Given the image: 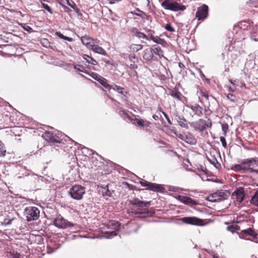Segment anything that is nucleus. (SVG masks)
Masks as SVG:
<instances>
[{"instance_id": "1", "label": "nucleus", "mask_w": 258, "mask_h": 258, "mask_svg": "<svg viewBox=\"0 0 258 258\" xmlns=\"http://www.w3.org/2000/svg\"><path fill=\"white\" fill-rule=\"evenodd\" d=\"M190 124L196 130L203 132L207 128H211L212 126V122L211 119L209 118H207L206 120L200 118L197 121L191 122Z\"/></svg>"}, {"instance_id": "2", "label": "nucleus", "mask_w": 258, "mask_h": 258, "mask_svg": "<svg viewBox=\"0 0 258 258\" xmlns=\"http://www.w3.org/2000/svg\"><path fill=\"white\" fill-rule=\"evenodd\" d=\"M161 5L165 9L174 12L184 11L186 9L184 5L180 4L174 0H164L161 3Z\"/></svg>"}, {"instance_id": "3", "label": "nucleus", "mask_w": 258, "mask_h": 258, "mask_svg": "<svg viewBox=\"0 0 258 258\" xmlns=\"http://www.w3.org/2000/svg\"><path fill=\"white\" fill-rule=\"evenodd\" d=\"M229 195L227 191L220 189L208 196L206 199L212 202H219L227 199Z\"/></svg>"}, {"instance_id": "4", "label": "nucleus", "mask_w": 258, "mask_h": 258, "mask_svg": "<svg viewBox=\"0 0 258 258\" xmlns=\"http://www.w3.org/2000/svg\"><path fill=\"white\" fill-rule=\"evenodd\" d=\"M85 193V188L80 185H75L69 191V195L75 200H80L82 199Z\"/></svg>"}, {"instance_id": "5", "label": "nucleus", "mask_w": 258, "mask_h": 258, "mask_svg": "<svg viewBox=\"0 0 258 258\" xmlns=\"http://www.w3.org/2000/svg\"><path fill=\"white\" fill-rule=\"evenodd\" d=\"M244 164L246 167V172L258 173V158L244 159Z\"/></svg>"}, {"instance_id": "6", "label": "nucleus", "mask_w": 258, "mask_h": 258, "mask_svg": "<svg viewBox=\"0 0 258 258\" xmlns=\"http://www.w3.org/2000/svg\"><path fill=\"white\" fill-rule=\"evenodd\" d=\"M39 209L35 207L29 206L25 210V215L28 221L37 220L39 218Z\"/></svg>"}, {"instance_id": "7", "label": "nucleus", "mask_w": 258, "mask_h": 258, "mask_svg": "<svg viewBox=\"0 0 258 258\" xmlns=\"http://www.w3.org/2000/svg\"><path fill=\"white\" fill-rule=\"evenodd\" d=\"M130 203L132 205L135 206L139 208L136 211L137 213L138 214H143L146 213L147 212V207H149L150 205V202H143L138 199H134L130 201Z\"/></svg>"}, {"instance_id": "8", "label": "nucleus", "mask_w": 258, "mask_h": 258, "mask_svg": "<svg viewBox=\"0 0 258 258\" xmlns=\"http://www.w3.org/2000/svg\"><path fill=\"white\" fill-rule=\"evenodd\" d=\"M53 224L56 227L62 229L73 227L75 225L73 223L68 221L60 215H59L54 219Z\"/></svg>"}, {"instance_id": "9", "label": "nucleus", "mask_w": 258, "mask_h": 258, "mask_svg": "<svg viewBox=\"0 0 258 258\" xmlns=\"http://www.w3.org/2000/svg\"><path fill=\"white\" fill-rule=\"evenodd\" d=\"M181 221L185 224L196 226L205 225L204 220L196 217H185L181 219Z\"/></svg>"}, {"instance_id": "10", "label": "nucleus", "mask_w": 258, "mask_h": 258, "mask_svg": "<svg viewBox=\"0 0 258 258\" xmlns=\"http://www.w3.org/2000/svg\"><path fill=\"white\" fill-rule=\"evenodd\" d=\"M245 193L243 187H239L232 193V197L237 204H240L244 199Z\"/></svg>"}, {"instance_id": "11", "label": "nucleus", "mask_w": 258, "mask_h": 258, "mask_svg": "<svg viewBox=\"0 0 258 258\" xmlns=\"http://www.w3.org/2000/svg\"><path fill=\"white\" fill-rule=\"evenodd\" d=\"M208 11L209 8L208 6L204 4L198 8L196 13V17L197 18L199 21H204L208 16Z\"/></svg>"}, {"instance_id": "12", "label": "nucleus", "mask_w": 258, "mask_h": 258, "mask_svg": "<svg viewBox=\"0 0 258 258\" xmlns=\"http://www.w3.org/2000/svg\"><path fill=\"white\" fill-rule=\"evenodd\" d=\"M120 223L118 221H111L108 224L107 228L109 230L106 231V234H109L110 236L116 235V231L120 229Z\"/></svg>"}, {"instance_id": "13", "label": "nucleus", "mask_w": 258, "mask_h": 258, "mask_svg": "<svg viewBox=\"0 0 258 258\" xmlns=\"http://www.w3.org/2000/svg\"><path fill=\"white\" fill-rule=\"evenodd\" d=\"M43 137L45 140L50 142V143L54 145L55 143L61 144V139L57 136L56 134H54L50 132H46L44 135Z\"/></svg>"}, {"instance_id": "14", "label": "nucleus", "mask_w": 258, "mask_h": 258, "mask_svg": "<svg viewBox=\"0 0 258 258\" xmlns=\"http://www.w3.org/2000/svg\"><path fill=\"white\" fill-rule=\"evenodd\" d=\"M175 198L180 202L190 207L197 206L199 204L197 201L194 200L191 198L187 196L178 195L175 197Z\"/></svg>"}, {"instance_id": "15", "label": "nucleus", "mask_w": 258, "mask_h": 258, "mask_svg": "<svg viewBox=\"0 0 258 258\" xmlns=\"http://www.w3.org/2000/svg\"><path fill=\"white\" fill-rule=\"evenodd\" d=\"M187 107L189 108L194 112V115L200 117L203 115V108L199 104H189Z\"/></svg>"}, {"instance_id": "16", "label": "nucleus", "mask_w": 258, "mask_h": 258, "mask_svg": "<svg viewBox=\"0 0 258 258\" xmlns=\"http://www.w3.org/2000/svg\"><path fill=\"white\" fill-rule=\"evenodd\" d=\"M237 233L238 234L239 237L242 238H244L245 235H248L252 236L254 240L257 239V234L252 228H248L246 229L242 230L240 232H237Z\"/></svg>"}, {"instance_id": "17", "label": "nucleus", "mask_w": 258, "mask_h": 258, "mask_svg": "<svg viewBox=\"0 0 258 258\" xmlns=\"http://www.w3.org/2000/svg\"><path fill=\"white\" fill-rule=\"evenodd\" d=\"M148 189L154 191L159 192H164L165 189L162 185L152 182H150Z\"/></svg>"}, {"instance_id": "18", "label": "nucleus", "mask_w": 258, "mask_h": 258, "mask_svg": "<svg viewBox=\"0 0 258 258\" xmlns=\"http://www.w3.org/2000/svg\"><path fill=\"white\" fill-rule=\"evenodd\" d=\"M82 43L85 45L89 49L92 47V41L93 39L87 35H85L81 38Z\"/></svg>"}, {"instance_id": "19", "label": "nucleus", "mask_w": 258, "mask_h": 258, "mask_svg": "<svg viewBox=\"0 0 258 258\" xmlns=\"http://www.w3.org/2000/svg\"><path fill=\"white\" fill-rule=\"evenodd\" d=\"M231 169L236 171V172H240L241 171H243L244 172H246V167L244 164V159L242 160L240 164H235L231 168Z\"/></svg>"}, {"instance_id": "20", "label": "nucleus", "mask_w": 258, "mask_h": 258, "mask_svg": "<svg viewBox=\"0 0 258 258\" xmlns=\"http://www.w3.org/2000/svg\"><path fill=\"white\" fill-rule=\"evenodd\" d=\"M175 120L181 127L185 128L186 129L188 128V122L183 117H181L179 115H176Z\"/></svg>"}, {"instance_id": "21", "label": "nucleus", "mask_w": 258, "mask_h": 258, "mask_svg": "<svg viewBox=\"0 0 258 258\" xmlns=\"http://www.w3.org/2000/svg\"><path fill=\"white\" fill-rule=\"evenodd\" d=\"M184 141L186 143L190 145H195L197 143V140L195 137L190 133L185 135Z\"/></svg>"}, {"instance_id": "22", "label": "nucleus", "mask_w": 258, "mask_h": 258, "mask_svg": "<svg viewBox=\"0 0 258 258\" xmlns=\"http://www.w3.org/2000/svg\"><path fill=\"white\" fill-rule=\"evenodd\" d=\"M143 57L146 60H151L153 57V53L152 48L145 49L143 51Z\"/></svg>"}, {"instance_id": "23", "label": "nucleus", "mask_w": 258, "mask_h": 258, "mask_svg": "<svg viewBox=\"0 0 258 258\" xmlns=\"http://www.w3.org/2000/svg\"><path fill=\"white\" fill-rule=\"evenodd\" d=\"M90 49H91L95 52L100 54L104 55H106L107 54L106 51L102 47L99 46L98 45H92Z\"/></svg>"}, {"instance_id": "24", "label": "nucleus", "mask_w": 258, "mask_h": 258, "mask_svg": "<svg viewBox=\"0 0 258 258\" xmlns=\"http://www.w3.org/2000/svg\"><path fill=\"white\" fill-rule=\"evenodd\" d=\"M169 94L171 95L174 98L180 100L181 99V96L182 95L181 93L178 91L177 89H169Z\"/></svg>"}, {"instance_id": "25", "label": "nucleus", "mask_w": 258, "mask_h": 258, "mask_svg": "<svg viewBox=\"0 0 258 258\" xmlns=\"http://www.w3.org/2000/svg\"><path fill=\"white\" fill-rule=\"evenodd\" d=\"M133 120H136L137 121V123L139 126H142V127H149L151 123L146 120H144L141 118H136Z\"/></svg>"}, {"instance_id": "26", "label": "nucleus", "mask_w": 258, "mask_h": 258, "mask_svg": "<svg viewBox=\"0 0 258 258\" xmlns=\"http://www.w3.org/2000/svg\"><path fill=\"white\" fill-rule=\"evenodd\" d=\"M153 53L157 54L160 58L163 57V51L161 47L157 45H153L151 48Z\"/></svg>"}, {"instance_id": "27", "label": "nucleus", "mask_w": 258, "mask_h": 258, "mask_svg": "<svg viewBox=\"0 0 258 258\" xmlns=\"http://www.w3.org/2000/svg\"><path fill=\"white\" fill-rule=\"evenodd\" d=\"M97 81L106 89L108 90L111 89V85L107 83L106 79L100 76L98 79H97Z\"/></svg>"}, {"instance_id": "28", "label": "nucleus", "mask_w": 258, "mask_h": 258, "mask_svg": "<svg viewBox=\"0 0 258 258\" xmlns=\"http://www.w3.org/2000/svg\"><path fill=\"white\" fill-rule=\"evenodd\" d=\"M143 46L139 44H132L129 48L132 52H138V51L142 49Z\"/></svg>"}, {"instance_id": "29", "label": "nucleus", "mask_w": 258, "mask_h": 258, "mask_svg": "<svg viewBox=\"0 0 258 258\" xmlns=\"http://www.w3.org/2000/svg\"><path fill=\"white\" fill-rule=\"evenodd\" d=\"M111 89H113L114 90L117 91L118 93L121 94L123 96H125L127 93L125 91H123L124 88L120 86H117L116 85H114L113 86H111Z\"/></svg>"}, {"instance_id": "30", "label": "nucleus", "mask_w": 258, "mask_h": 258, "mask_svg": "<svg viewBox=\"0 0 258 258\" xmlns=\"http://www.w3.org/2000/svg\"><path fill=\"white\" fill-rule=\"evenodd\" d=\"M226 229L230 231L232 233H234L236 232L237 231H239L240 230V227L236 225V224H233L230 226H228L227 227Z\"/></svg>"}, {"instance_id": "31", "label": "nucleus", "mask_w": 258, "mask_h": 258, "mask_svg": "<svg viewBox=\"0 0 258 258\" xmlns=\"http://www.w3.org/2000/svg\"><path fill=\"white\" fill-rule=\"evenodd\" d=\"M84 59L86 60V61L90 63H91L93 65L96 66L98 64L97 61L95 60L93 57L89 56L88 55L85 54L83 56Z\"/></svg>"}, {"instance_id": "32", "label": "nucleus", "mask_w": 258, "mask_h": 258, "mask_svg": "<svg viewBox=\"0 0 258 258\" xmlns=\"http://www.w3.org/2000/svg\"><path fill=\"white\" fill-rule=\"evenodd\" d=\"M238 27L242 30H248L250 28V25L246 21H241L238 24Z\"/></svg>"}, {"instance_id": "33", "label": "nucleus", "mask_w": 258, "mask_h": 258, "mask_svg": "<svg viewBox=\"0 0 258 258\" xmlns=\"http://www.w3.org/2000/svg\"><path fill=\"white\" fill-rule=\"evenodd\" d=\"M250 203L258 207V191H256L254 195L252 197L250 200Z\"/></svg>"}, {"instance_id": "34", "label": "nucleus", "mask_w": 258, "mask_h": 258, "mask_svg": "<svg viewBox=\"0 0 258 258\" xmlns=\"http://www.w3.org/2000/svg\"><path fill=\"white\" fill-rule=\"evenodd\" d=\"M119 114L124 120H125L126 118L131 121H133L134 120L124 110H120L119 112Z\"/></svg>"}, {"instance_id": "35", "label": "nucleus", "mask_w": 258, "mask_h": 258, "mask_svg": "<svg viewBox=\"0 0 258 258\" xmlns=\"http://www.w3.org/2000/svg\"><path fill=\"white\" fill-rule=\"evenodd\" d=\"M209 161L213 164L216 168H219L221 166L220 164L218 162L216 158L213 157L212 159L208 158Z\"/></svg>"}, {"instance_id": "36", "label": "nucleus", "mask_w": 258, "mask_h": 258, "mask_svg": "<svg viewBox=\"0 0 258 258\" xmlns=\"http://www.w3.org/2000/svg\"><path fill=\"white\" fill-rule=\"evenodd\" d=\"M6 153V149L4 144L0 141V157L5 156Z\"/></svg>"}, {"instance_id": "37", "label": "nucleus", "mask_w": 258, "mask_h": 258, "mask_svg": "<svg viewBox=\"0 0 258 258\" xmlns=\"http://www.w3.org/2000/svg\"><path fill=\"white\" fill-rule=\"evenodd\" d=\"M128 58L132 62H138L139 61L138 57L134 53H131L128 55Z\"/></svg>"}, {"instance_id": "38", "label": "nucleus", "mask_w": 258, "mask_h": 258, "mask_svg": "<svg viewBox=\"0 0 258 258\" xmlns=\"http://www.w3.org/2000/svg\"><path fill=\"white\" fill-rule=\"evenodd\" d=\"M200 94L202 97H204L206 100H209V94L206 90L201 89L200 91Z\"/></svg>"}, {"instance_id": "39", "label": "nucleus", "mask_w": 258, "mask_h": 258, "mask_svg": "<svg viewBox=\"0 0 258 258\" xmlns=\"http://www.w3.org/2000/svg\"><path fill=\"white\" fill-rule=\"evenodd\" d=\"M74 68L76 70H77L80 72H83L87 74H89L88 72L83 67V66H80V65L75 66Z\"/></svg>"}, {"instance_id": "40", "label": "nucleus", "mask_w": 258, "mask_h": 258, "mask_svg": "<svg viewBox=\"0 0 258 258\" xmlns=\"http://www.w3.org/2000/svg\"><path fill=\"white\" fill-rule=\"evenodd\" d=\"M130 32L133 36H136L137 37H138L139 33V30L136 27H132L130 29Z\"/></svg>"}, {"instance_id": "41", "label": "nucleus", "mask_w": 258, "mask_h": 258, "mask_svg": "<svg viewBox=\"0 0 258 258\" xmlns=\"http://www.w3.org/2000/svg\"><path fill=\"white\" fill-rule=\"evenodd\" d=\"M149 36H150V34H149L148 35H147L144 33L140 31L138 38L139 39H145L147 40H149Z\"/></svg>"}, {"instance_id": "42", "label": "nucleus", "mask_w": 258, "mask_h": 258, "mask_svg": "<svg viewBox=\"0 0 258 258\" xmlns=\"http://www.w3.org/2000/svg\"><path fill=\"white\" fill-rule=\"evenodd\" d=\"M222 130L223 133V135L226 136L228 130V125L227 123L222 124Z\"/></svg>"}, {"instance_id": "43", "label": "nucleus", "mask_w": 258, "mask_h": 258, "mask_svg": "<svg viewBox=\"0 0 258 258\" xmlns=\"http://www.w3.org/2000/svg\"><path fill=\"white\" fill-rule=\"evenodd\" d=\"M152 40L154 42H156L157 43H160V41L161 40V39H160L158 37H155L152 34H150V36H149V40Z\"/></svg>"}, {"instance_id": "44", "label": "nucleus", "mask_w": 258, "mask_h": 258, "mask_svg": "<svg viewBox=\"0 0 258 258\" xmlns=\"http://www.w3.org/2000/svg\"><path fill=\"white\" fill-rule=\"evenodd\" d=\"M41 4L43 6V8L47 11L50 14H52L53 13L52 9L47 4H46L44 3H41Z\"/></svg>"}, {"instance_id": "45", "label": "nucleus", "mask_w": 258, "mask_h": 258, "mask_svg": "<svg viewBox=\"0 0 258 258\" xmlns=\"http://www.w3.org/2000/svg\"><path fill=\"white\" fill-rule=\"evenodd\" d=\"M227 98L230 100L232 102H235L236 100V98L235 95H234L233 94L229 93L227 95Z\"/></svg>"}, {"instance_id": "46", "label": "nucleus", "mask_w": 258, "mask_h": 258, "mask_svg": "<svg viewBox=\"0 0 258 258\" xmlns=\"http://www.w3.org/2000/svg\"><path fill=\"white\" fill-rule=\"evenodd\" d=\"M165 28L166 29V30L170 32H173L175 31V29H174L173 27L171 26L170 24H167L165 26Z\"/></svg>"}, {"instance_id": "47", "label": "nucleus", "mask_w": 258, "mask_h": 258, "mask_svg": "<svg viewBox=\"0 0 258 258\" xmlns=\"http://www.w3.org/2000/svg\"><path fill=\"white\" fill-rule=\"evenodd\" d=\"M137 11H138V12H140V13H135V14L137 16H138L140 17H142V18H144V17L145 16H146L147 17H148V16H147L144 12L140 11L139 9H137Z\"/></svg>"}, {"instance_id": "48", "label": "nucleus", "mask_w": 258, "mask_h": 258, "mask_svg": "<svg viewBox=\"0 0 258 258\" xmlns=\"http://www.w3.org/2000/svg\"><path fill=\"white\" fill-rule=\"evenodd\" d=\"M220 140L222 143L223 147H224L225 148H227V143H226L225 137H220Z\"/></svg>"}, {"instance_id": "49", "label": "nucleus", "mask_w": 258, "mask_h": 258, "mask_svg": "<svg viewBox=\"0 0 258 258\" xmlns=\"http://www.w3.org/2000/svg\"><path fill=\"white\" fill-rule=\"evenodd\" d=\"M172 132L175 134L178 138H179L180 139L183 140V141H184V139H185V135H183V134H176V132L174 131V130H172Z\"/></svg>"}, {"instance_id": "50", "label": "nucleus", "mask_w": 258, "mask_h": 258, "mask_svg": "<svg viewBox=\"0 0 258 258\" xmlns=\"http://www.w3.org/2000/svg\"><path fill=\"white\" fill-rule=\"evenodd\" d=\"M140 184L142 186L147 187V189L149 187L150 182L147 181H140Z\"/></svg>"}, {"instance_id": "51", "label": "nucleus", "mask_w": 258, "mask_h": 258, "mask_svg": "<svg viewBox=\"0 0 258 258\" xmlns=\"http://www.w3.org/2000/svg\"><path fill=\"white\" fill-rule=\"evenodd\" d=\"M137 62H132L129 66V67L132 70H136L138 68Z\"/></svg>"}, {"instance_id": "52", "label": "nucleus", "mask_w": 258, "mask_h": 258, "mask_svg": "<svg viewBox=\"0 0 258 258\" xmlns=\"http://www.w3.org/2000/svg\"><path fill=\"white\" fill-rule=\"evenodd\" d=\"M93 79L97 81L98 78H99V76L96 73H92V75L89 74Z\"/></svg>"}, {"instance_id": "53", "label": "nucleus", "mask_w": 258, "mask_h": 258, "mask_svg": "<svg viewBox=\"0 0 258 258\" xmlns=\"http://www.w3.org/2000/svg\"><path fill=\"white\" fill-rule=\"evenodd\" d=\"M68 5L69 6H70L73 9H74L75 8H76L77 7V5H76V4L73 1H72L71 3H70V2L68 4Z\"/></svg>"}, {"instance_id": "54", "label": "nucleus", "mask_w": 258, "mask_h": 258, "mask_svg": "<svg viewBox=\"0 0 258 258\" xmlns=\"http://www.w3.org/2000/svg\"><path fill=\"white\" fill-rule=\"evenodd\" d=\"M55 35L57 36H58V37H59L60 38H61L62 39H63V38L64 37V36L61 33H60V32H56L55 33Z\"/></svg>"}, {"instance_id": "55", "label": "nucleus", "mask_w": 258, "mask_h": 258, "mask_svg": "<svg viewBox=\"0 0 258 258\" xmlns=\"http://www.w3.org/2000/svg\"><path fill=\"white\" fill-rule=\"evenodd\" d=\"M74 10L76 12V13L78 14V16H82V13L80 12V9L77 7L76 8H75Z\"/></svg>"}, {"instance_id": "56", "label": "nucleus", "mask_w": 258, "mask_h": 258, "mask_svg": "<svg viewBox=\"0 0 258 258\" xmlns=\"http://www.w3.org/2000/svg\"><path fill=\"white\" fill-rule=\"evenodd\" d=\"M13 220V219H5L4 222L6 225H10L11 224L12 221Z\"/></svg>"}, {"instance_id": "57", "label": "nucleus", "mask_w": 258, "mask_h": 258, "mask_svg": "<svg viewBox=\"0 0 258 258\" xmlns=\"http://www.w3.org/2000/svg\"><path fill=\"white\" fill-rule=\"evenodd\" d=\"M63 39L65 40H67L69 42H72L73 41V39L72 38H71V37H69L68 36H65L63 38Z\"/></svg>"}, {"instance_id": "58", "label": "nucleus", "mask_w": 258, "mask_h": 258, "mask_svg": "<svg viewBox=\"0 0 258 258\" xmlns=\"http://www.w3.org/2000/svg\"><path fill=\"white\" fill-rule=\"evenodd\" d=\"M165 118L169 124H172V122H171V120L170 119L168 115H165Z\"/></svg>"}, {"instance_id": "59", "label": "nucleus", "mask_w": 258, "mask_h": 258, "mask_svg": "<svg viewBox=\"0 0 258 258\" xmlns=\"http://www.w3.org/2000/svg\"><path fill=\"white\" fill-rule=\"evenodd\" d=\"M99 42V40L98 39H93V41H92V45H96L95 44L98 43Z\"/></svg>"}, {"instance_id": "60", "label": "nucleus", "mask_w": 258, "mask_h": 258, "mask_svg": "<svg viewBox=\"0 0 258 258\" xmlns=\"http://www.w3.org/2000/svg\"><path fill=\"white\" fill-rule=\"evenodd\" d=\"M63 8H64V10L66 12H68L71 11V10H70L68 7L65 6H62Z\"/></svg>"}, {"instance_id": "61", "label": "nucleus", "mask_w": 258, "mask_h": 258, "mask_svg": "<svg viewBox=\"0 0 258 258\" xmlns=\"http://www.w3.org/2000/svg\"><path fill=\"white\" fill-rule=\"evenodd\" d=\"M178 66L180 68H181L182 69H183L184 68H185V66L184 65L183 63H182V62H179L178 63Z\"/></svg>"}, {"instance_id": "62", "label": "nucleus", "mask_w": 258, "mask_h": 258, "mask_svg": "<svg viewBox=\"0 0 258 258\" xmlns=\"http://www.w3.org/2000/svg\"><path fill=\"white\" fill-rule=\"evenodd\" d=\"M20 254L19 253H16L12 255V258H19Z\"/></svg>"}, {"instance_id": "63", "label": "nucleus", "mask_w": 258, "mask_h": 258, "mask_svg": "<svg viewBox=\"0 0 258 258\" xmlns=\"http://www.w3.org/2000/svg\"><path fill=\"white\" fill-rule=\"evenodd\" d=\"M162 113L165 117V115H167V114L164 111H162Z\"/></svg>"}, {"instance_id": "64", "label": "nucleus", "mask_w": 258, "mask_h": 258, "mask_svg": "<svg viewBox=\"0 0 258 258\" xmlns=\"http://www.w3.org/2000/svg\"><path fill=\"white\" fill-rule=\"evenodd\" d=\"M213 258H218L217 256L214 255Z\"/></svg>"}]
</instances>
